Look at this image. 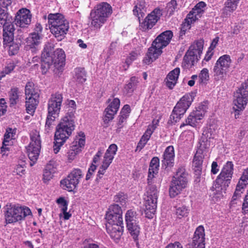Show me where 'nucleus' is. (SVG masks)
<instances>
[{
  "label": "nucleus",
  "instance_id": "63",
  "mask_svg": "<svg viewBox=\"0 0 248 248\" xmlns=\"http://www.w3.org/2000/svg\"><path fill=\"white\" fill-rule=\"evenodd\" d=\"M242 211L245 214L248 213V190L245 196L244 202L242 205Z\"/></svg>",
  "mask_w": 248,
  "mask_h": 248
},
{
  "label": "nucleus",
  "instance_id": "31",
  "mask_svg": "<svg viewBox=\"0 0 248 248\" xmlns=\"http://www.w3.org/2000/svg\"><path fill=\"white\" fill-rule=\"evenodd\" d=\"M85 136L83 132H80L76 136V138L72 143L71 146H75V148H77V150H79L80 153L83 147L85 145Z\"/></svg>",
  "mask_w": 248,
  "mask_h": 248
},
{
  "label": "nucleus",
  "instance_id": "55",
  "mask_svg": "<svg viewBox=\"0 0 248 248\" xmlns=\"http://www.w3.org/2000/svg\"><path fill=\"white\" fill-rule=\"evenodd\" d=\"M182 118L181 115L176 112H174L173 110L170 116V120L168 124H174L175 123H178L179 120Z\"/></svg>",
  "mask_w": 248,
  "mask_h": 248
},
{
  "label": "nucleus",
  "instance_id": "8",
  "mask_svg": "<svg viewBox=\"0 0 248 248\" xmlns=\"http://www.w3.org/2000/svg\"><path fill=\"white\" fill-rule=\"evenodd\" d=\"M203 47V42L199 40L194 42L189 47L184 58L183 65L190 69L201 57Z\"/></svg>",
  "mask_w": 248,
  "mask_h": 248
},
{
  "label": "nucleus",
  "instance_id": "59",
  "mask_svg": "<svg viewBox=\"0 0 248 248\" xmlns=\"http://www.w3.org/2000/svg\"><path fill=\"white\" fill-rule=\"evenodd\" d=\"M84 248H99V246L97 243H93L92 240L86 239L83 242Z\"/></svg>",
  "mask_w": 248,
  "mask_h": 248
},
{
  "label": "nucleus",
  "instance_id": "52",
  "mask_svg": "<svg viewBox=\"0 0 248 248\" xmlns=\"http://www.w3.org/2000/svg\"><path fill=\"white\" fill-rule=\"evenodd\" d=\"M56 203L59 205L61 211H64L67 210L68 202L65 200L64 197H60L56 200Z\"/></svg>",
  "mask_w": 248,
  "mask_h": 248
},
{
  "label": "nucleus",
  "instance_id": "22",
  "mask_svg": "<svg viewBox=\"0 0 248 248\" xmlns=\"http://www.w3.org/2000/svg\"><path fill=\"white\" fill-rule=\"evenodd\" d=\"M199 143L200 149L197 152L193 161V166L197 168L198 170L200 168L203 162V156L202 155L201 151L203 149L208 148L210 146V141L206 138L202 137Z\"/></svg>",
  "mask_w": 248,
  "mask_h": 248
},
{
  "label": "nucleus",
  "instance_id": "4",
  "mask_svg": "<svg viewBox=\"0 0 248 248\" xmlns=\"http://www.w3.org/2000/svg\"><path fill=\"white\" fill-rule=\"evenodd\" d=\"M112 12V7L107 2H102L96 5L90 13L91 28L93 30L100 29Z\"/></svg>",
  "mask_w": 248,
  "mask_h": 248
},
{
  "label": "nucleus",
  "instance_id": "21",
  "mask_svg": "<svg viewBox=\"0 0 248 248\" xmlns=\"http://www.w3.org/2000/svg\"><path fill=\"white\" fill-rule=\"evenodd\" d=\"M16 129L8 128L4 135L2 146L1 147V155L2 156L7 155L9 152V146L12 144V140L15 139Z\"/></svg>",
  "mask_w": 248,
  "mask_h": 248
},
{
  "label": "nucleus",
  "instance_id": "37",
  "mask_svg": "<svg viewBox=\"0 0 248 248\" xmlns=\"http://www.w3.org/2000/svg\"><path fill=\"white\" fill-rule=\"evenodd\" d=\"M74 79L79 83H82L86 80L84 69L81 68H76L73 72Z\"/></svg>",
  "mask_w": 248,
  "mask_h": 248
},
{
  "label": "nucleus",
  "instance_id": "49",
  "mask_svg": "<svg viewBox=\"0 0 248 248\" xmlns=\"http://www.w3.org/2000/svg\"><path fill=\"white\" fill-rule=\"evenodd\" d=\"M109 104L107 107L117 112L120 105V101L118 98H114L112 99H109Z\"/></svg>",
  "mask_w": 248,
  "mask_h": 248
},
{
  "label": "nucleus",
  "instance_id": "44",
  "mask_svg": "<svg viewBox=\"0 0 248 248\" xmlns=\"http://www.w3.org/2000/svg\"><path fill=\"white\" fill-rule=\"evenodd\" d=\"M117 112L107 107L104 111L103 119L105 123H108L114 118Z\"/></svg>",
  "mask_w": 248,
  "mask_h": 248
},
{
  "label": "nucleus",
  "instance_id": "17",
  "mask_svg": "<svg viewBox=\"0 0 248 248\" xmlns=\"http://www.w3.org/2000/svg\"><path fill=\"white\" fill-rule=\"evenodd\" d=\"M117 149V146L115 144H111L109 145L104 156L101 166L98 170V173L99 176L104 174L106 170L111 163Z\"/></svg>",
  "mask_w": 248,
  "mask_h": 248
},
{
  "label": "nucleus",
  "instance_id": "29",
  "mask_svg": "<svg viewBox=\"0 0 248 248\" xmlns=\"http://www.w3.org/2000/svg\"><path fill=\"white\" fill-rule=\"evenodd\" d=\"M180 72V69L176 68L168 74L165 81L166 86L169 88L171 89L174 87L177 83Z\"/></svg>",
  "mask_w": 248,
  "mask_h": 248
},
{
  "label": "nucleus",
  "instance_id": "9",
  "mask_svg": "<svg viewBox=\"0 0 248 248\" xmlns=\"http://www.w3.org/2000/svg\"><path fill=\"white\" fill-rule=\"evenodd\" d=\"M232 177L224 171H221L212 187L214 198L217 201L222 198L224 193L230 184Z\"/></svg>",
  "mask_w": 248,
  "mask_h": 248
},
{
  "label": "nucleus",
  "instance_id": "40",
  "mask_svg": "<svg viewBox=\"0 0 248 248\" xmlns=\"http://www.w3.org/2000/svg\"><path fill=\"white\" fill-rule=\"evenodd\" d=\"M77 122V119L72 111L68 112L62 119L60 124H74Z\"/></svg>",
  "mask_w": 248,
  "mask_h": 248
},
{
  "label": "nucleus",
  "instance_id": "62",
  "mask_svg": "<svg viewBox=\"0 0 248 248\" xmlns=\"http://www.w3.org/2000/svg\"><path fill=\"white\" fill-rule=\"evenodd\" d=\"M67 106L68 108H69L68 110V112L74 111L76 109V104L75 101L73 100H68L66 102Z\"/></svg>",
  "mask_w": 248,
  "mask_h": 248
},
{
  "label": "nucleus",
  "instance_id": "7",
  "mask_svg": "<svg viewBox=\"0 0 248 248\" xmlns=\"http://www.w3.org/2000/svg\"><path fill=\"white\" fill-rule=\"evenodd\" d=\"M188 174L184 167L177 170L175 175L172 177L169 189L170 196L174 198L185 188L188 184Z\"/></svg>",
  "mask_w": 248,
  "mask_h": 248
},
{
  "label": "nucleus",
  "instance_id": "2",
  "mask_svg": "<svg viewBox=\"0 0 248 248\" xmlns=\"http://www.w3.org/2000/svg\"><path fill=\"white\" fill-rule=\"evenodd\" d=\"M173 36L170 31H167L160 34L153 42L152 46L148 49L143 62L147 64L155 61L162 53V49L170 42Z\"/></svg>",
  "mask_w": 248,
  "mask_h": 248
},
{
  "label": "nucleus",
  "instance_id": "23",
  "mask_svg": "<svg viewBox=\"0 0 248 248\" xmlns=\"http://www.w3.org/2000/svg\"><path fill=\"white\" fill-rule=\"evenodd\" d=\"M74 129V125H58L55 132V138L65 142Z\"/></svg>",
  "mask_w": 248,
  "mask_h": 248
},
{
  "label": "nucleus",
  "instance_id": "27",
  "mask_svg": "<svg viewBox=\"0 0 248 248\" xmlns=\"http://www.w3.org/2000/svg\"><path fill=\"white\" fill-rule=\"evenodd\" d=\"M174 156L173 147L169 146L167 147L163 154V159L162 160V165L165 167H172L174 164Z\"/></svg>",
  "mask_w": 248,
  "mask_h": 248
},
{
  "label": "nucleus",
  "instance_id": "48",
  "mask_svg": "<svg viewBox=\"0 0 248 248\" xmlns=\"http://www.w3.org/2000/svg\"><path fill=\"white\" fill-rule=\"evenodd\" d=\"M106 214L122 216V210L121 208L118 204H113L109 206L108 211Z\"/></svg>",
  "mask_w": 248,
  "mask_h": 248
},
{
  "label": "nucleus",
  "instance_id": "58",
  "mask_svg": "<svg viewBox=\"0 0 248 248\" xmlns=\"http://www.w3.org/2000/svg\"><path fill=\"white\" fill-rule=\"evenodd\" d=\"M25 163H23L21 165H18L16 166V168H15V172L16 173L20 176H22L25 173Z\"/></svg>",
  "mask_w": 248,
  "mask_h": 248
},
{
  "label": "nucleus",
  "instance_id": "16",
  "mask_svg": "<svg viewBox=\"0 0 248 248\" xmlns=\"http://www.w3.org/2000/svg\"><path fill=\"white\" fill-rule=\"evenodd\" d=\"M205 5L204 2L201 1L195 6L194 8L187 15L185 22L183 23L181 28L182 31H185L187 30L190 29L191 25L201 17Z\"/></svg>",
  "mask_w": 248,
  "mask_h": 248
},
{
  "label": "nucleus",
  "instance_id": "20",
  "mask_svg": "<svg viewBox=\"0 0 248 248\" xmlns=\"http://www.w3.org/2000/svg\"><path fill=\"white\" fill-rule=\"evenodd\" d=\"M194 97L193 93L185 94L178 102L173 110L182 117L191 105Z\"/></svg>",
  "mask_w": 248,
  "mask_h": 248
},
{
  "label": "nucleus",
  "instance_id": "39",
  "mask_svg": "<svg viewBox=\"0 0 248 248\" xmlns=\"http://www.w3.org/2000/svg\"><path fill=\"white\" fill-rule=\"evenodd\" d=\"M130 107L128 105H124L121 110L118 120L120 124L125 122L130 112Z\"/></svg>",
  "mask_w": 248,
  "mask_h": 248
},
{
  "label": "nucleus",
  "instance_id": "61",
  "mask_svg": "<svg viewBox=\"0 0 248 248\" xmlns=\"http://www.w3.org/2000/svg\"><path fill=\"white\" fill-rule=\"evenodd\" d=\"M18 50V45L16 44H12L9 46V53L10 55H14L17 53Z\"/></svg>",
  "mask_w": 248,
  "mask_h": 248
},
{
  "label": "nucleus",
  "instance_id": "60",
  "mask_svg": "<svg viewBox=\"0 0 248 248\" xmlns=\"http://www.w3.org/2000/svg\"><path fill=\"white\" fill-rule=\"evenodd\" d=\"M164 119L162 117L160 112H157L155 115L154 117L152 124H158L159 123H163L164 122Z\"/></svg>",
  "mask_w": 248,
  "mask_h": 248
},
{
  "label": "nucleus",
  "instance_id": "28",
  "mask_svg": "<svg viewBox=\"0 0 248 248\" xmlns=\"http://www.w3.org/2000/svg\"><path fill=\"white\" fill-rule=\"evenodd\" d=\"M155 129V127L154 125H149L148 128L146 129V131L138 142L136 148V151H140L144 147Z\"/></svg>",
  "mask_w": 248,
  "mask_h": 248
},
{
  "label": "nucleus",
  "instance_id": "19",
  "mask_svg": "<svg viewBox=\"0 0 248 248\" xmlns=\"http://www.w3.org/2000/svg\"><path fill=\"white\" fill-rule=\"evenodd\" d=\"M32 15L31 11L25 8L19 9L16 13L15 22L17 26L26 28L31 23Z\"/></svg>",
  "mask_w": 248,
  "mask_h": 248
},
{
  "label": "nucleus",
  "instance_id": "15",
  "mask_svg": "<svg viewBox=\"0 0 248 248\" xmlns=\"http://www.w3.org/2000/svg\"><path fill=\"white\" fill-rule=\"evenodd\" d=\"M82 176L80 169H74L66 178L61 181V187L64 190L72 191L78 186Z\"/></svg>",
  "mask_w": 248,
  "mask_h": 248
},
{
  "label": "nucleus",
  "instance_id": "5",
  "mask_svg": "<svg viewBox=\"0 0 248 248\" xmlns=\"http://www.w3.org/2000/svg\"><path fill=\"white\" fill-rule=\"evenodd\" d=\"M48 19L51 33L57 40L61 41L65 37L68 31V22L60 13L50 14L48 15Z\"/></svg>",
  "mask_w": 248,
  "mask_h": 248
},
{
  "label": "nucleus",
  "instance_id": "25",
  "mask_svg": "<svg viewBox=\"0 0 248 248\" xmlns=\"http://www.w3.org/2000/svg\"><path fill=\"white\" fill-rule=\"evenodd\" d=\"M204 229L202 226H199L196 230L193 237L192 245L190 247H196L197 248H205Z\"/></svg>",
  "mask_w": 248,
  "mask_h": 248
},
{
  "label": "nucleus",
  "instance_id": "13",
  "mask_svg": "<svg viewBox=\"0 0 248 248\" xmlns=\"http://www.w3.org/2000/svg\"><path fill=\"white\" fill-rule=\"evenodd\" d=\"M1 24H3V42H11L14 38V26L13 18L5 9L1 8Z\"/></svg>",
  "mask_w": 248,
  "mask_h": 248
},
{
  "label": "nucleus",
  "instance_id": "38",
  "mask_svg": "<svg viewBox=\"0 0 248 248\" xmlns=\"http://www.w3.org/2000/svg\"><path fill=\"white\" fill-rule=\"evenodd\" d=\"M238 3L232 0H227L225 3V7L223 9V13L225 15H230L236 10Z\"/></svg>",
  "mask_w": 248,
  "mask_h": 248
},
{
  "label": "nucleus",
  "instance_id": "64",
  "mask_svg": "<svg viewBox=\"0 0 248 248\" xmlns=\"http://www.w3.org/2000/svg\"><path fill=\"white\" fill-rule=\"evenodd\" d=\"M247 184L239 180L236 186L235 191L243 193L244 189Z\"/></svg>",
  "mask_w": 248,
  "mask_h": 248
},
{
  "label": "nucleus",
  "instance_id": "47",
  "mask_svg": "<svg viewBox=\"0 0 248 248\" xmlns=\"http://www.w3.org/2000/svg\"><path fill=\"white\" fill-rule=\"evenodd\" d=\"M135 79V78L134 77L131 78L130 81L124 86V93L127 95H130L133 93L135 87L134 83Z\"/></svg>",
  "mask_w": 248,
  "mask_h": 248
},
{
  "label": "nucleus",
  "instance_id": "36",
  "mask_svg": "<svg viewBox=\"0 0 248 248\" xmlns=\"http://www.w3.org/2000/svg\"><path fill=\"white\" fill-rule=\"evenodd\" d=\"M133 13L139 19L142 17L146 11L145 3L144 1H139L134 6Z\"/></svg>",
  "mask_w": 248,
  "mask_h": 248
},
{
  "label": "nucleus",
  "instance_id": "34",
  "mask_svg": "<svg viewBox=\"0 0 248 248\" xmlns=\"http://www.w3.org/2000/svg\"><path fill=\"white\" fill-rule=\"evenodd\" d=\"M41 39V35L36 32H33L27 38V45L31 48L35 47L40 43Z\"/></svg>",
  "mask_w": 248,
  "mask_h": 248
},
{
  "label": "nucleus",
  "instance_id": "57",
  "mask_svg": "<svg viewBox=\"0 0 248 248\" xmlns=\"http://www.w3.org/2000/svg\"><path fill=\"white\" fill-rule=\"evenodd\" d=\"M65 142L63 140H59L58 139L55 138L54 142L53 151L55 154H57L61 148V147L64 144Z\"/></svg>",
  "mask_w": 248,
  "mask_h": 248
},
{
  "label": "nucleus",
  "instance_id": "14",
  "mask_svg": "<svg viewBox=\"0 0 248 248\" xmlns=\"http://www.w3.org/2000/svg\"><path fill=\"white\" fill-rule=\"evenodd\" d=\"M248 101V81L243 83L234 93L233 109L235 112L242 111Z\"/></svg>",
  "mask_w": 248,
  "mask_h": 248
},
{
  "label": "nucleus",
  "instance_id": "41",
  "mask_svg": "<svg viewBox=\"0 0 248 248\" xmlns=\"http://www.w3.org/2000/svg\"><path fill=\"white\" fill-rule=\"evenodd\" d=\"M139 55H140V52L138 51H133L130 53L129 55L125 60L123 70H126L132 62L136 59Z\"/></svg>",
  "mask_w": 248,
  "mask_h": 248
},
{
  "label": "nucleus",
  "instance_id": "3",
  "mask_svg": "<svg viewBox=\"0 0 248 248\" xmlns=\"http://www.w3.org/2000/svg\"><path fill=\"white\" fill-rule=\"evenodd\" d=\"M46 47V46L45 48V51L42 56V73L43 74L46 73L52 64L56 69L61 71L65 65V55L64 51L61 48H58L54 51L53 56H51Z\"/></svg>",
  "mask_w": 248,
  "mask_h": 248
},
{
  "label": "nucleus",
  "instance_id": "26",
  "mask_svg": "<svg viewBox=\"0 0 248 248\" xmlns=\"http://www.w3.org/2000/svg\"><path fill=\"white\" fill-rule=\"evenodd\" d=\"M108 233L116 242L119 241L124 232L123 224H116L113 226L106 225Z\"/></svg>",
  "mask_w": 248,
  "mask_h": 248
},
{
  "label": "nucleus",
  "instance_id": "33",
  "mask_svg": "<svg viewBox=\"0 0 248 248\" xmlns=\"http://www.w3.org/2000/svg\"><path fill=\"white\" fill-rule=\"evenodd\" d=\"M127 230L135 241L138 240V236L140 233V228L138 225V222L128 223L126 224Z\"/></svg>",
  "mask_w": 248,
  "mask_h": 248
},
{
  "label": "nucleus",
  "instance_id": "46",
  "mask_svg": "<svg viewBox=\"0 0 248 248\" xmlns=\"http://www.w3.org/2000/svg\"><path fill=\"white\" fill-rule=\"evenodd\" d=\"M127 197L123 192H120L114 196V201L119 203L121 205L124 206L126 202Z\"/></svg>",
  "mask_w": 248,
  "mask_h": 248
},
{
  "label": "nucleus",
  "instance_id": "11",
  "mask_svg": "<svg viewBox=\"0 0 248 248\" xmlns=\"http://www.w3.org/2000/svg\"><path fill=\"white\" fill-rule=\"evenodd\" d=\"M232 62L229 55L224 54L219 57L213 68L214 76L216 79H223L226 77Z\"/></svg>",
  "mask_w": 248,
  "mask_h": 248
},
{
  "label": "nucleus",
  "instance_id": "45",
  "mask_svg": "<svg viewBox=\"0 0 248 248\" xmlns=\"http://www.w3.org/2000/svg\"><path fill=\"white\" fill-rule=\"evenodd\" d=\"M20 92L16 88L11 89L9 93L10 100L12 104H16L19 96Z\"/></svg>",
  "mask_w": 248,
  "mask_h": 248
},
{
  "label": "nucleus",
  "instance_id": "18",
  "mask_svg": "<svg viewBox=\"0 0 248 248\" xmlns=\"http://www.w3.org/2000/svg\"><path fill=\"white\" fill-rule=\"evenodd\" d=\"M162 15V11L159 8H155L140 23V28L143 31L152 29L160 19Z\"/></svg>",
  "mask_w": 248,
  "mask_h": 248
},
{
  "label": "nucleus",
  "instance_id": "42",
  "mask_svg": "<svg viewBox=\"0 0 248 248\" xmlns=\"http://www.w3.org/2000/svg\"><path fill=\"white\" fill-rule=\"evenodd\" d=\"M175 214L179 218L186 217L188 214V210L185 205L178 206L176 207Z\"/></svg>",
  "mask_w": 248,
  "mask_h": 248
},
{
  "label": "nucleus",
  "instance_id": "51",
  "mask_svg": "<svg viewBox=\"0 0 248 248\" xmlns=\"http://www.w3.org/2000/svg\"><path fill=\"white\" fill-rule=\"evenodd\" d=\"M75 146H71L70 150L67 153V157L69 162L73 161L76 155L79 153V150H77V148H75Z\"/></svg>",
  "mask_w": 248,
  "mask_h": 248
},
{
  "label": "nucleus",
  "instance_id": "53",
  "mask_svg": "<svg viewBox=\"0 0 248 248\" xmlns=\"http://www.w3.org/2000/svg\"><path fill=\"white\" fill-rule=\"evenodd\" d=\"M199 79L201 83H205L209 79L208 70L203 68L199 74Z\"/></svg>",
  "mask_w": 248,
  "mask_h": 248
},
{
  "label": "nucleus",
  "instance_id": "43",
  "mask_svg": "<svg viewBox=\"0 0 248 248\" xmlns=\"http://www.w3.org/2000/svg\"><path fill=\"white\" fill-rule=\"evenodd\" d=\"M125 219L126 224H128V223L138 222L136 212L132 210H128L125 215Z\"/></svg>",
  "mask_w": 248,
  "mask_h": 248
},
{
  "label": "nucleus",
  "instance_id": "50",
  "mask_svg": "<svg viewBox=\"0 0 248 248\" xmlns=\"http://www.w3.org/2000/svg\"><path fill=\"white\" fill-rule=\"evenodd\" d=\"M167 12L169 16H171L174 14V12L177 9V4L175 0H172L167 4Z\"/></svg>",
  "mask_w": 248,
  "mask_h": 248
},
{
  "label": "nucleus",
  "instance_id": "24",
  "mask_svg": "<svg viewBox=\"0 0 248 248\" xmlns=\"http://www.w3.org/2000/svg\"><path fill=\"white\" fill-rule=\"evenodd\" d=\"M62 98V95L61 93H56L52 94L48 101V111H50V113H60Z\"/></svg>",
  "mask_w": 248,
  "mask_h": 248
},
{
  "label": "nucleus",
  "instance_id": "32",
  "mask_svg": "<svg viewBox=\"0 0 248 248\" xmlns=\"http://www.w3.org/2000/svg\"><path fill=\"white\" fill-rule=\"evenodd\" d=\"M55 168L52 163L50 162L46 166L44 170L43 180L45 183L49 182L53 177V174L55 172Z\"/></svg>",
  "mask_w": 248,
  "mask_h": 248
},
{
  "label": "nucleus",
  "instance_id": "1",
  "mask_svg": "<svg viewBox=\"0 0 248 248\" xmlns=\"http://www.w3.org/2000/svg\"><path fill=\"white\" fill-rule=\"evenodd\" d=\"M159 160L158 157H153L150 162L148 176V186L144 198L145 213L147 217L152 218L155 214L157 207L158 195V187L152 185L153 179L158 172Z\"/></svg>",
  "mask_w": 248,
  "mask_h": 248
},
{
  "label": "nucleus",
  "instance_id": "6",
  "mask_svg": "<svg viewBox=\"0 0 248 248\" xmlns=\"http://www.w3.org/2000/svg\"><path fill=\"white\" fill-rule=\"evenodd\" d=\"M4 212L7 224L20 222L26 217L31 215L29 208L15 204H7L4 207Z\"/></svg>",
  "mask_w": 248,
  "mask_h": 248
},
{
  "label": "nucleus",
  "instance_id": "12",
  "mask_svg": "<svg viewBox=\"0 0 248 248\" xmlns=\"http://www.w3.org/2000/svg\"><path fill=\"white\" fill-rule=\"evenodd\" d=\"M27 112L32 116L38 103L39 94L34 89V84L28 82L25 87Z\"/></svg>",
  "mask_w": 248,
  "mask_h": 248
},
{
  "label": "nucleus",
  "instance_id": "30",
  "mask_svg": "<svg viewBox=\"0 0 248 248\" xmlns=\"http://www.w3.org/2000/svg\"><path fill=\"white\" fill-rule=\"evenodd\" d=\"M203 117L202 112L198 110L192 111L190 113L186 120V124H195L201 123Z\"/></svg>",
  "mask_w": 248,
  "mask_h": 248
},
{
  "label": "nucleus",
  "instance_id": "56",
  "mask_svg": "<svg viewBox=\"0 0 248 248\" xmlns=\"http://www.w3.org/2000/svg\"><path fill=\"white\" fill-rule=\"evenodd\" d=\"M59 114V113L54 112L50 113V111H48V115L46 124H51L55 121L56 118L58 117Z\"/></svg>",
  "mask_w": 248,
  "mask_h": 248
},
{
  "label": "nucleus",
  "instance_id": "54",
  "mask_svg": "<svg viewBox=\"0 0 248 248\" xmlns=\"http://www.w3.org/2000/svg\"><path fill=\"white\" fill-rule=\"evenodd\" d=\"M222 171H224L232 177L233 170V165L232 162L228 161L223 166Z\"/></svg>",
  "mask_w": 248,
  "mask_h": 248
},
{
  "label": "nucleus",
  "instance_id": "10",
  "mask_svg": "<svg viewBox=\"0 0 248 248\" xmlns=\"http://www.w3.org/2000/svg\"><path fill=\"white\" fill-rule=\"evenodd\" d=\"M31 142L27 147V153L31 161L30 165L32 166L37 160L41 148V140L39 132L33 130L30 133Z\"/></svg>",
  "mask_w": 248,
  "mask_h": 248
},
{
  "label": "nucleus",
  "instance_id": "35",
  "mask_svg": "<svg viewBox=\"0 0 248 248\" xmlns=\"http://www.w3.org/2000/svg\"><path fill=\"white\" fill-rule=\"evenodd\" d=\"M106 225L113 226L116 224H123L122 216L114 215L110 214H106Z\"/></svg>",
  "mask_w": 248,
  "mask_h": 248
}]
</instances>
